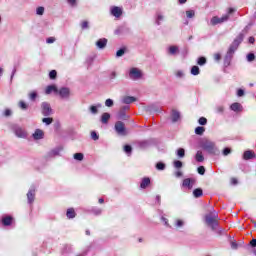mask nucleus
I'll return each instance as SVG.
<instances>
[{
	"mask_svg": "<svg viewBox=\"0 0 256 256\" xmlns=\"http://www.w3.org/2000/svg\"><path fill=\"white\" fill-rule=\"evenodd\" d=\"M49 78L50 79H57V71L56 70H51L49 73Z\"/></svg>",
	"mask_w": 256,
	"mask_h": 256,
	"instance_id": "nucleus-32",
	"label": "nucleus"
},
{
	"mask_svg": "<svg viewBox=\"0 0 256 256\" xmlns=\"http://www.w3.org/2000/svg\"><path fill=\"white\" fill-rule=\"evenodd\" d=\"M57 94L62 98V99H69L71 96V90L67 87L60 88L57 92Z\"/></svg>",
	"mask_w": 256,
	"mask_h": 256,
	"instance_id": "nucleus-7",
	"label": "nucleus"
},
{
	"mask_svg": "<svg viewBox=\"0 0 256 256\" xmlns=\"http://www.w3.org/2000/svg\"><path fill=\"white\" fill-rule=\"evenodd\" d=\"M219 221V215L215 211L210 212L205 215V223L211 229H215L217 227V222Z\"/></svg>",
	"mask_w": 256,
	"mask_h": 256,
	"instance_id": "nucleus-1",
	"label": "nucleus"
},
{
	"mask_svg": "<svg viewBox=\"0 0 256 256\" xmlns=\"http://www.w3.org/2000/svg\"><path fill=\"white\" fill-rule=\"evenodd\" d=\"M174 167L176 169H181V167H183V162H181L179 160L174 161Z\"/></svg>",
	"mask_w": 256,
	"mask_h": 256,
	"instance_id": "nucleus-33",
	"label": "nucleus"
},
{
	"mask_svg": "<svg viewBox=\"0 0 256 256\" xmlns=\"http://www.w3.org/2000/svg\"><path fill=\"white\" fill-rule=\"evenodd\" d=\"M19 107L22 109H27V105L23 101L19 102Z\"/></svg>",
	"mask_w": 256,
	"mask_h": 256,
	"instance_id": "nucleus-55",
	"label": "nucleus"
},
{
	"mask_svg": "<svg viewBox=\"0 0 256 256\" xmlns=\"http://www.w3.org/2000/svg\"><path fill=\"white\" fill-rule=\"evenodd\" d=\"M43 135H44L43 130L37 129L33 133V138L36 139V140L43 139Z\"/></svg>",
	"mask_w": 256,
	"mask_h": 256,
	"instance_id": "nucleus-18",
	"label": "nucleus"
},
{
	"mask_svg": "<svg viewBox=\"0 0 256 256\" xmlns=\"http://www.w3.org/2000/svg\"><path fill=\"white\" fill-rule=\"evenodd\" d=\"M183 225H185V223L183 222V220L177 219L176 220V227H182Z\"/></svg>",
	"mask_w": 256,
	"mask_h": 256,
	"instance_id": "nucleus-48",
	"label": "nucleus"
},
{
	"mask_svg": "<svg viewBox=\"0 0 256 256\" xmlns=\"http://www.w3.org/2000/svg\"><path fill=\"white\" fill-rule=\"evenodd\" d=\"M228 13H229V15H231V13H235V9H233V8H229Z\"/></svg>",
	"mask_w": 256,
	"mask_h": 256,
	"instance_id": "nucleus-63",
	"label": "nucleus"
},
{
	"mask_svg": "<svg viewBox=\"0 0 256 256\" xmlns=\"http://www.w3.org/2000/svg\"><path fill=\"white\" fill-rule=\"evenodd\" d=\"M182 175H183L182 171H177L175 174L176 177H181Z\"/></svg>",
	"mask_w": 256,
	"mask_h": 256,
	"instance_id": "nucleus-60",
	"label": "nucleus"
},
{
	"mask_svg": "<svg viewBox=\"0 0 256 256\" xmlns=\"http://www.w3.org/2000/svg\"><path fill=\"white\" fill-rule=\"evenodd\" d=\"M237 183H238V181H237L236 178H232V179H231V184H232V185H237Z\"/></svg>",
	"mask_w": 256,
	"mask_h": 256,
	"instance_id": "nucleus-59",
	"label": "nucleus"
},
{
	"mask_svg": "<svg viewBox=\"0 0 256 256\" xmlns=\"http://www.w3.org/2000/svg\"><path fill=\"white\" fill-rule=\"evenodd\" d=\"M91 139H93L94 141L99 140V135H97V132H95V131L91 132Z\"/></svg>",
	"mask_w": 256,
	"mask_h": 256,
	"instance_id": "nucleus-42",
	"label": "nucleus"
},
{
	"mask_svg": "<svg viewBox=\"0 0 256 256\" xmlns=\"http://www.w3.org/2000/svg\"><path fill=\"white\" fill-rule=\"evenodd\" d=\"M115 131L118 133V135H127V132L125 130V123L118 121L115 124Z\"/></svg>",
	"mask_w": 256,
	"mask_h": 256,
	"instance_id": "nucleus-6",
	"label": "nucleus"
},
{
	"mask_svg": "<svg viewBox=\"0 0 256 256\" xmlns=\"http://www.w3.org/2000/svg\"><path fill=\"white\" fill-rule=\"evenodd\" d=\"M12 113H13V112H12L10 109H6V110L4 111V117H11Z\"/></svg>",
	"mask_w": 256,
	"mask_h": 256,
	"instance_id": "nucleus-46",
	"label": "nucleus"
},
{
	"mask_svg": "<svg viewBox=\"0 0 256 256\" xmlns=\"http://www.w3.org/2000/svg\"><path fill=\"white\" fill-rule=\"evenodd\" d=\"M51 113H52L51 106L46 102L42 103V115H44V117H49Z\"/></svg>",
	"mask_w": 256,
	"mask_h": 256,
	"instance_id": "nucleus-8",
	"label": "nucleus"
},
{
	"mask_svg": "<svg viewBox=\"0 0 256 256\" xmlns=\"http://www.w3.org/2000/svg\"><path fill=\"white\" fill-rule=\"evenodd\" d=\"M247 61H249V62L255 61V54H253V53L248 54Z\"/></svg>",
	"mask_w": 256,
	"mask_h": 256,
	"instance_id": "nucleus-44",
	"label": "nucleus"
},
{
	"mask_svg": "<svg viewBox=\"0 0 256 256\" xmlns=\"http://www.w3.org/2000/svg\"><path fill=\"white\" fill-rule=\"evenodd\" d=\"M14 133L19 139H27V130L21 126L14 127Z\"/></svg>",
	"mask_w": 256,
	"mask_h": 256,
	"instance_id": "nucleus-3",
	"label": "nucleus"
},
{
	"mask_svg": "<svg viewBox=\"0 0 256 256\" xmlns=\"http://www.w3.org/2000/svg\"><path fill=\"white\" fill-rule=\"evenodd\" d=\"M214 59L215 61H221V54L219 53L214 54Z\"/></svg>",
	"mask_w": 256,
	"mask_h": 256,
	"instance_id": "nucleus-53",
	"label": "nucleus"
},
{
	"mask_svg": "<svg viewBox=\"0 0 256 256\" xmlns=\"http://www.w3.org/2000/svg\"><path fill=\"white\" fill-rule=\"evenodd\" d=\"M181 119V113L177 110H172V121L173 123H177Z\"/></svg>",
	"mask_w": 256,
	"mask_h": 256,
	"instance_id": "nucleus-16",
	"label": "nucleus"
},
{
	"mask_svg": "<svg viewBox=\"0 0 256 256\" xmlns=\"http://www.w3.org/2000/svg\"><path fill=\"white\" fill-rule=\"evenodd\" d=\"M177 155H178V157H181V158L185 157V149H183V148L178 149Z\"/></svg>",
	"mask_w": 256,
	"mask_h": 256,
	"instance_id": "nucleus-31",
	"label": "nucleus"
},
{
	"mask_svg": "<svg viewBox=\"0 0 256 256\" xmlns=\"http://www.w3.org/2000/svg\"><path fill=\"white\" fill-rule=\"evenodd\" d=\"M191 74L192 75H199V68H198V66H193L192 67Z\"/></svg>",
	"mask_w": 256,
	"mask_h": 256,
	"instance_id": "nucleus-34",
	"label": "nucleus"
},
{
	"mask_svg": "<svg viewBox=\"0 0 256 256\" xmlns=\"http://www.w3.org/2000/svg\"><path fill=\"white\" fill-rule=\"evenodd\" d=\"M66 215H67L68 219H74L75 209H73V208L68 209L66 212Z\"/></svg>",
	"mask_w": 256,
	"mask_h": 256,
	"instance_id": "nucleus-21",
	"label": "nucleus"
},
{
	"mask_svg": "<svg viewBox=\"0 0 256 256\" xmlns=\"http://www.w3.org/2000/svg\"><path fill=\"white\" fill-rule=\"evenodd\" d=\"M125 55V48H121L116 52V57H123Z\"/></svg>",
	"mask_w": 256,
	"mask_h": 256,
	"instance_id": "nucleus-36",
	"label": "nucleus"
},
{
	"mask_svg": "<svg viewBox=\"0 0 256 256\" xmlns=\"http://www.w3.org/2000/svg\"><path fill=\"white\" fill-rule=\"evenodd\" d=\"M81 27H82V29H88L89 28V22H87V21L82 22Z\"/></svg>",
	"mask_w": 256,
	"mask_h": 256,
	"instance_id": "nucleus-50",
	"label": "nucleus"
},
{
	"mask_svg": "<svg viewBox=\"0 0 256 256\" xmlns=\"http://www.w3.org/2000/svg\"><path fill=\"white\" fill-rule=\"evenodd\" d=\"M177 51H179V48L177 46H170V48H169L170 55H175V53H177Z\"/></svg>",
	"mask_w": 256,
	"mask_h": 256,
	"instance_id": "nucleus-27",
	"label": "nucleus"
},
{
	"mask_svg": "<svg viewBox=\"0 0 256 256\" xmlns=\"http://www.w3.org/2000/svg\"><path fill=\"white\" fill-rule=\"evenodd\" d=\"M230 153H231L230 148H225V149L223 150V155H224V156H227V155H229Z\"/></svg>",
	"mask_w": 256,
	"mask_h": 256,
	"instance_id": "nucleus-51",
	"label": "nucleus"
},
{
	"mask_svg": "<svg viewBox=\"0 0 256 256\" xmlns=\"http://www.w3.org/2000/svg\"><path fill=\"white\" fill-rule=\"evenodd\" d=\"M105 106L106 107H113V100L112 99H107L106 101H105Z\"/></svg>",
	"mask_w": 256,
	"mask_h": 256,
	"instance_id": "nucleus-43",
	"label": "nucleus"
},
{
	"mask_svg": "<svg viewBox=\"0 0 256 256\" xmlns=\"http://www.w3.org/2000/svg\"><path fill=\"white\" fill-rule=\"evenodd\" d=\"M165 19V17L161 14L157 15V19H156V23L157 25H161V21H163Z\"/></svg>",
	"mask_w": 256,
	"mask_h": 256,
	"instance_id": "nucleus-38",
	"label": "nucleus"
},
{
	"mask_svg": "<svg viewBox=\"0 0 256 256\" xmlns=\"http://www.w3.org/2000/svg\"><path fill=\"white\" fill-rule=\"evenodd\" d=\"M231 247H232V249H237V243L232 242Z\"/></svg>",
	"mask_w": 256,
	"mask_h": 256,
	"instance_id": "nucleus-61",
	"label": "nucleus"
},
{
	"mask_svg": "<svg viewBox=\"0 0 256 256\" xmlns=\"http://www.w3.org/2000/svg\"><path fill=\"white\" fill-rule=\"evenodd\" d=\"M111 14L114 16V17H117L119 18L121 15H123V10L117 6H114L111 8Z\"/></svg>",
	"mask_w": 256,
	"mask_h": 256,
	"instance_id": "nucleus-10",
	"label": "nucleus"
},
{
	"mask_svg": "<svg viewBox=\"0 0 256 256\" xmlns=\"http://www.w3.org/2000/svg\"><path fill=\"white\" fill-rule=\"evenodd\" d=\"M29 99H30V101H35V99H37V92H35V91L30 92Z\"/></svg>",
	"mask_w": 256,
	"mask_h": 256,
	"instance_id": "nucleus-30",
	"label": "nucleus"
},
{
	"mask_svg": "<svg viewBox=\"0 0 256 256\" xmlns=\"http://www.w3.org/2000/svg\"><path fill=\"white\" fill-rule=\"evenodd\" d=\"M129 78L132 79V81H139V79H143V71L139 68H131Z\"/></svg>",
	"mask_w": 256,
	"mask_h": 256,
	"instance_id": "nucleus-2",
	"label": "nucleus"
},
{
	"mask_svg": "<svg viewBox=\"0 0 256 256\" xmlns=\"http://www.w3.org/2000/svg\"><path fill=\"white\" fill-rule=\"evenodd\" d=\"M243 159H245V161H249V159H255V152L251 150L245 151L243 154Z\"/></svg>",
	"mask_w": 256,
	"mask_h": 256,
	"instance_id": "nucleus-13",
	"label": "nucleus"
},
{
	"mask_svg": "<svg viewBox=\"0 0 256 256\" xmlns=\"http://www.w3.org/2000/svg\"><path fill=\"white\" fill-rule=\"evenodd\" d=\"M249 43H255V38L254 37H250L249 38Z\"/></svg>",
	"mask_w": 256,
	"mask_h": 256,
	"instance_id": "nucleus-62",
	"label": "nucleus"
},
{
	"mask_svg": "<svg viewBox=\"0 0 256 256\" xmlns=\"http://www.w3.org/2000/svg\"><path fill=\"white\" fill-rule=\"evenodd\" d=\"M194 197H203V190L201 188H197L193 191Z\"/></svg>",
	"mask_w": 256,
	"mask_h": 256,
	"instance_id": "nucleus-22",
	"label": "nucleus"
},
{
	"mask_svg": "<svg viewBox=\"0 0 256 256\" xmlns=\"http://www.w3.org/2000/svg\"><path fill=\"white\" fill-rule=\"evenodd\" d=\"M198 173H199V175H205V167L204 166H199L198 167Z\"/></svg>",
	"mask_w": 256,
	"mask_h": 256,
	"instance_id": "nucleus-45",
	"label": "nucleus"
},
{
	"mask_svg": "<svg viewBox=\"0 0 256 256\" xmlns=\"http://www.w3.org/2000/svg\"><path fill=\"white\" fill-rule=\"evenodd\" d=\"M223 111H225V108L223 106H218L217 107V112L218 113H223Z\"/></svg>",
	"mask_w": 256,
	"mask_h": 256,
	"instance_id": "nucleus-57",
	"label": "nucleus"
},
{
	"mask_svg": "<svg viewBox=\"0 0 256 256\" xmlns=\"http://www.w3.org/2000/svg\"><path fill=\"white\" fill-rule=\"evenodd\" d=\"M156 169H158V171H163L165 169V164H163L162 162L157 163Z\"/></svg>",
	"mask_w": 256,
	"mask_h": 256,
	"instance_id": "nucleus-35",
	"label": "nucleus"
},
{
	"mask_svg": "<svg viewBox=\"0 0 256 256\" xmlns=\"http://www.w3.org/2000/svg\"><path fill=\"white\" fill-rule=\"evenodd\" d=\"M135 101H137V98L133 96H124L122 98V103H124V105H130V103H135Z\"/></svg>",
	"mask_w": 256,
	"mask_h": 256,
	"instance_id": "nucleus-12",
	"label": "nucleus"
},
{
	"mask_svg": "<svg viewBox=\"0 0 256 256\" xmlns=\"http://www.w3.org/2000/svg\"><path fill=\"white\" fill-rule=\"evenodd\" d=\"M186 16L188 17V19H193V17H195V11L193 10L186 11Z\"/></svg>",
	"mask_w": 256,
	"mask_h": 256,
	"instance_id": "nucleus-29",
	"label": "nucleus"
},
{
	"mask_svg": "<svg viewBox=\"0 0 256 256\" xmlns=\"http://www.w3.org/2000/svg\"><path fill=\"white\" fill-rule=\"evenodd\" d=\"M149 185H151V179L143 178L142 182L140 184L141 189H147V187H149Z\"/></svg>",
	"mask_w": 256,
	"mask_h": 256,
	"instance_id": "nucleus-17",
	"label": "nucleus"
},
{
	"mask_svg": "<svg viewBox=\"0 0 256 256\" xmlns=\"http://www.w3.org/2000/svg\"><path fill=\"white\" fill-rule=\"evenodd\" d=\"M109 119H111V115L109 113H103L101 116V122L107 124Z\"/></svg>",
	"mask_w": 256,
	"mask_h": 256,
	"instance_id": "nucleus-20",
	"label": "nucleus"
},
{
	"mask_svg": "<svg viewBox=\"0 0 256 256\" xmlns=\"http://www.w3.org/2000/svg\"><path fill=\"white\" fill-rule=\"evenodd\" d=\"M205 133V127L203 126H198L195 128V134L196 135H203Z\"/></svg>",
	"mask_w": 256,
	"mask_h": 256,
	"instance_id": "nucleus-23",
	"label": "nucleus"
},
{
	"mask_svg": "<svg viewBox=\"0 0 256 256\" xmlns=\"http://www.w3.org/2000/svg\"><path fill=\"white\" fill-rule=\"evenodd\" d=\"M37 15H43L45 13V8L43 6H40L36 9Z\"/></svg>",
	"mask_w": 256,
	"mask_h": 256,
	"instance_id": "nucleus-37",
	"label": "nucleus"
},
{
	"mask_svg": "<svg viewBox=\"0 0 256 256\" xmlns=\"http://www.w3.org/2000/svg\"><path fill=\"white\" fill-rule=\"evenodd\" d=\"M250 245L251 247H256V239H252Z\"/></svg>",
	"mask_w": 256,
	"mask_h": 256,
	"instance_id": "nucleus-58",
	"label": "nucleus"
},
{
	"mask_svg": "<svg viewBox=\"0 0 256 256\" xmlns=\"http://www.w3.org/2000/svg\"><path fill=\"white\" fill-rule=\"evenodd\" d=\"M182 185H183V187H187L188 189H193V185H195V179L186 178L183 180Z\"/></svg>",
	"mask_w": 256,
	"mask_h": 256,
	"instance_id": "nucleus-9",
	"label": "nucleus"
},
{
	"mask_svg": "<svg viewBox=\"0 0 256 256\" xmlns=\"http://www.w3.org/2000/svg\"><path fill=\"white\" fill-rule=\"evenodd\" d=\"M228 20H229V14H226L221 18L217 16L212 17V19L210 20V23L211 25L215 26V25H219V23H225V21H228Z\"/></svg>",
	"mask_w": 256,
	"mask_h": 256,
	"instance_id": "nucleus-4",
	"label": "nucleus"
},
{
	"mask_svg": "<svg viewBox=\"0 0 256 256\" xmlns=\"http://www.w3.org/2000/svg\"><path fill=\"white\" fill-rule=\"evenodd\" d=\"M42 122H44L45 125H51V123H53V118H43Z\"/></svg>",
	"mask_w": 256,
	"mask_h": 256,
	"instance_id": "nucleus-39",
	"label": "nucleus"
},
{
	"mask_svg": "<svg viewBox=\"0 0 256 256\" xmlns=\"http://www.w3.org/2000/svg\"><path fill=\"white\" fill-rule=\"evenodd\" d=\"M11 221H13V218H11V217H6V218L2 219L3 225H6V226L11 225Z\"/></svg>",
	"mask_w": 256,
	"mask_h": 256,
	"instance_id": "nucleus-26",
	"label": "nucleus"
},
{
	"mask_svg": "<svg viewBox=\"0 0 256 256\" xmlns=\"http://www.w3.org/2000/svg\"><path fill=\"white\" fill-rule=\"evenodd\" d=\"M231 110L232 111H241V104L239 103H233L231 106H230Z\"/></svg>",
	"mask_w": 256,
	"mask_h": 256,
	"instance_id": "nucleus-25",
	"label": "nucleus"
},
{
	"mask_svg": "<svg viewBox=\"0 0 256 256\" xmlns=\"http://www.w3.org/2000/svg\"><path fill=\"white\" fill-rule=\"evenodd\" d=\"M96 47H98V49H105V47H107V39L106 38L99 39L96 42Z\"/></svg>",
	"mask_w": 256,
	"mask_h": 256,
	"instance_id": "nucleus-15",
	"label": "nucleus"
},
{
	"mask_svg": "<svg viewBox=\"0 0 256 256\" xmlns=\"http://www.w3.org/2000/svg\"><path fill=\"white\" fill-rule=\"evenodd\" d=\"M27 199L29 203H33L35 201V188H31L27 193Z\"/></svg>",
	"mask_w": 256,
	"mask_h": 256,
	"instance_id": "nucleus-14",
	"label": "nucleus"
},
{
	"mask_svg": "<svg viewBox=\"0 0 256 256\" xmlns=\"http://www.w3.org/2000/svg\"><path fill=\"white\" fill-rule=\"evenodd\" d=\"M202 148L205 149V151H208V153H215V142L206 140L202 144Z\"/></svg>",
	"mask_w": 256,
	"mask_h": 256,
	"instance_id": "nucleus-5",
	"label": "nucleus"
},
{
	"mask_svg": "<svg viewBox=\"0 0 256 256\" xmlns=\"http://www.w3.org/2000/svg\"><path fill=\"white\" fill-rule=\"evenodd\" d=\"M83 158H84L83 153H75L74 154V159L76 161H83Z\"/></svg>",
	"mask_w": 256,
	"mask_h": 256,
	"instance_id": "nucleus-28",
	"label": "nucleus"
},
{
	"mask_svg": "<svg viewBox=\"0 0 256 256\" xmlns=\"http://www.w3.org/2000/svg\"><path fill=\"white\" fill-rule=\"evenodd\" d=\"M52 93H59V89L55 85H49L46 87L45 94L51 95Z\"/></svg>",
	"mask_w": 256,
	"mask_h": 256,
	"instance_id": "nucleus-11",
	"label": "nucleus"
},
{
	"mask_svg": "<svg viewBox=\"0 0 256 256\" xmlns=\"http://www.w3.org/2000/svg\"><path fill=\"white\" fill-rule=\"evenodd\" d=\"M236 50H237V47L230 46L228 53H235Z\"/></svg>",
	"mask_w": 256,
	"mask_h": 256,
	"instance_id": "nucleus-56",
	"label": "nucleus"
},
{
	"mask_svg": "<svg viewBox=\"0 0 256 256\" xmlns=\"http://www.w3.org/2000/svg\"><path fill=\"white\" fill-rule=\"evenodd\" d=\"M237 95L238 97H243V95H245V91H243V89H239Z\"/></svg>",
	"mask_w": 256,
	"mask_h": 256,
	"instance_id": "nucleus-54",
	"label": "nucleus"
},
{
	"mask_svg": "<svg viewBox=\"0 0 256 256\" xmlns=\"http://www.w3.org/2000/svg\"><path fill=\"white\" fill-rule=\"evenodd\" d=\"M97 107H101V104H98V106H90V112L92 115H97L99 113V109Z\"/></svg>",
	"mask_w": 256,
	"mask_h": 256,
	"instance_id": "nucleus-24",
	"label": "nucleus"
},
{
	"mask_svg": "<svg viewBox=\"0 0 256 256\" xmlns=\"http://www.w3.org/2000/svg\"><path fill=\"white\" fill-rule=\"evenodd\" d=\"M67 3H69V5H71V7L77 6V0H67Z\"/></svg>",
	"mask_w": 256,
	"mask_h": 256,
	"instance_id": "nucleus-47",
	"label": "nucleus"
},
{
	"mask_svg": "<svg viewBox=\"0 0 256 256\" xmlns=\"http://www.w3.org/2000/svg\"><path fill=\"white\" fill-rule=\"evenodd\" d=\"M132 149L133 148H131V146H129V145L124 146L125 153H131Z\"/></svg>",
	"mask_w": 256,
	"mask_h": 256,
	"instance_id": "nucleus-49",
	"label": "nucleus"
},
{
	"mask_svg": "<svg viewBox=\"0 0 256 256\" xmlns=\"http://www.w3.org/2000/svg\"><path fill=\"white\" fill-rule=\"evenodd\" d=\"M46 43H49V44L55 43V37H49V38H47Z\"/></svg>",
	"mask_w": 256,
	"mask_h": 256,
	"instance_id": "nucleus-52",
	"label": "nucleus"
},
{
	"mask_svg": "<svg viewBox=\"0 0 256 256\" xmlns=\"http://www.w3.org/2000/svg\"><path fill=\"white\" fill-rule=\"evenodd\" d=\"M199 125H207V118L201 117L198 120Z\"/></svg>",
	"mask_w": 256,
	"mask_h": 256,
	"instance_id": "nucleus-41",
	"label": "nucleus"
},
{
	"mask_svg": "<svg viewBox=\"0 0 256 256\" xmlns=\"http://www.w3.org/2000/svg\"><path fill=\"white\" fill-rule=\"evenodd\" d=\"M197 63L198 65H205V63H207V59L205 57H200Z\"/></svg>",
	"mask_w": 256,
	"mask_h": 256,
	"instance_id": "nucleus-40",
	"label": "nucleus"
},
{
	"mask_svg": "<svg viewBox=\"0 0 256 256\" xmlns=\"http://www.w3.org/2000/svg\"><path fill=\"white\" fill-rule=\"evenodd\" d=\"M195 159L198 163H203V161H205V157H203V152L198 151L196 153Z\"/></svg>",
	"mask_w": 256,
	"mask_h": 256,
	"instance_id": "nucleus-19",
	"label": "nucleus"
},
{
	"mask_svg": "<svg viewBox=\"0 0 256 256\" xmlns=\"http://www.w3.org/2000/svg\"><path fill=\"white\" fill-rule=\"evenodd\" d=\"M162 221H164L165 225H169V223H168V221H167V218L162 217Z\"/></svg>",
	"mask_w": 256,
	"mask_h": 256,
	"instance_id": "nucleus-64",
	"label": "nucleus"
}]
</instances>
